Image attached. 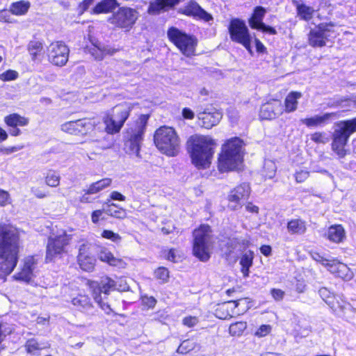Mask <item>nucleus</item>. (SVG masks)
<instances>
[{
    "mask_svg": "<svg viewBox=\"0 0 356 356\" xmlns=\"http://www.w3.org/2000/svg\"><path fill=\"white\" fill-rule=\"evenodd\" d=\"M19 234L10 225H0V272L10 274L18 262Z\"/></svg>",
    "mask_w": 356,
    "mask_h": 356,
    "instance_id": "nucleus-1",
    "label": "nucleus"
},
{
    "mask_svg": "<svg viewBox=\"0 0 356 356\" xmlns=\"http://www.w3.org/2000/svg\"><path fill=\"white\" fill-rule=\"evenodd\" d=\"M244 145L243 140L238 137L226 141L218 157V169L220 172L239 168L243 161Z\"/></svg>",
    "mask_w": 356,
    "mask_h": 356,
    "instance_id": "nucleus-2",
    "label": "nucleus"
},
{
    "mask_svg": "<svg viewBox=\"0 0 356 356\" xmlns=\"http://www.w3.org/2000/svg\"><path fill=\"white\" fill-rule=\"evenodd\" d=\"M193 163L199 169L209 167L214 153V141L210 137L193 136L188 140Z\"/></svg>",
    "mask_w": 356,
    "mask_h": 356,
    "instance_id": "nucleus-3",
    "label": "nucleus"
},
{
    "mask_svg": "<svg viewBox=\"0 0 356 356\" xmlns=\"http://www.w3.org/2000/svg\"><path fill=\"white\" fill-rule=\"evenodd\" d=\"M154 140L156 147L163 154L169 156L178 154L180 139L173 128L166 126L159 128L155 131Z\"/></svg>",
    "mask_w": 356,
    "mask_h": 356,
    "instance_id": "nucleus-4",
    "label": "nucleus"
},
{
    "mask_svg": "<svg viewBox=\"0 0 356 356\" xmlns=\"http://www.w3.org/2000/svg\"><path fill=\"white\" fill-rule=\"evenodd\" d=\"M193 254L202 261H207L211 257L213 240L211 229L202 225L193 232Z\"/></svg>",
    "mask_w": 356,
    "mask_h": 356,
    "instance_id": "nucleus-5",
    "label": "nucleus"
},
{
    "mask_svg": "<svg viewBox=\"0 0 356 356\" xmlns=\"http://www.w3.org/2000/svg\"><path fill=\"white\" fill-rule=\"evenodd\" d=\"M132 106L129 103H122L108 110L103 117L105 130L108 134L119 133L129 118Z\"/></svg>",
    "mask_w": 356,
    "mask_h": 356,
    "instance_id": "nucleus-6",
    "label": "nucleus"
},
{
    "mask_svg": "<svg viewBox=\"0 0 356 356\" xmlns=\"http://www.w3.org/2000/svg\"><path fill=\"white\" fill-rule=\"evenodd\" d=\"M89 286L95 302L106 314H110L112 309L108 301V296L110 291L118 289L115 281L105 277L99 282H90Z\"/></svg>",
    "mask_w": 356,
    "mask_h": 356,
    "instance_id": "nucleus-7",
    "label": "nucleus"
},
{
    "mask_svg": "<svg viewBox=\"0 0 356 356\" xmlns=\"http://www.w3.org/2000/svg\"><path fill=\"white\" fill-rule=\"evenodd\" d=\"M356 132V118L339 121L336 124V129L333 133V140L332 143V150L340 157L346 154L344 149L350 136Z\"/></svg>",
    "mask_w": 356,
    "mask_h": 356,
    "instance_id": "nucleus-8",
    "label": "nucleus"
},
{
    "mask_svg": "<svg viewBox=\"0 0 356 356\" xmlns=\"http://www.w3.org/2000/svg\"><path fill=\"white\" fill-rule=\"evenodd\" d=\"M335 24L332 22L321 23L312 29L309 34V44L314 47H322L336 37Z\"/></svg>",
    "mask_w": 356,
    "mask_h": 356,
    "instance_id": "nucleus-9",
    "label": "nucleus"
},
{
    "mask_svg": "<svg viewBox=\"0 0 356 356\" xmlns=\"http://www.w3.org/2000/svg\"><path fill=\"white\" fill-rule=\"evenodd\" d=\"M168 36L185 56H190L194 54L197 41L193 36L175 27L169 29Z\"/></svg>",
    "mask_w": 356,
    "mask_h": 356,
    "instance_id": "nucleus-10",
    "label": "nucleus"
},
{
    "mask_svg": "<svg viewBox=\"0 0 356 356\" xmlns=\"http://www.w3.org/2000/svg\"><path fill=\"white\" fill-rule=\"evenodd\" d=\"M228 29L231 40L242 44L252 54V38L245 23L241 19H233L229 23Z\"/></svg>",
    "mask_w": 356,
    "mask_h": 356,
    "instance_id": "nucleus-11",
    "label": "nucleus"
},
{
    "mask_svg": "<svg viewBox=\"0 0 356 356\" xmlns=\"http://www.w3.org/2000/svg\"><path fill=\"white\" fill-rule=\"evenodd\" d=\"M70 49L61 41L51 43L47 49V55L49 61L56 66H64L69 58Z\"/></svg>",
    "mask_w": 356,
    "mask_h": 356,
    "instance_id": "nucleus-12",
    "label": "nucleus"
},
{
    "mask_svg": "<svg viewBox=\"0 0 356 356\" xmlns=\"http://www.w3.org/2000/svg\"><path fill=\"white\" fill-rule=\"evenodd\" d=\"M71 236L63 232L54 237H49L47 245L46 259L52 261L65 251V247L68 244Z\"/></svg>",
    "mask_w": 356,
    "mask_h": 356,
    "instance_id": "nucleus-13",
    "label": "nucleus"
},
{
    "mask_svg": "<svg viewBox=\"0 0 356 356\" xmlns=\"http://www.w3.org/2000/svg\"><path fill=\"white\" fill-rule=\"evenodd\" d=\"M138 18L137 12L129 8H120L109 18L111 24L123 29H129Z\"/></svg>",
    "mask_w": 356,
    "mask_h": 356,
    "instance_id": "nucleus-14",
    "label": "nucleus"
},
{
    "mask_svg": "<svg viewBox=\"0 0 356 356\" xmlns=\"http://www.w3.org/2000/svg\"><path fill=\"white\" fill-rule=\"evenodd\" d=\"M94 128V122L90 119H81L67 122L61 125V130L72 135H86Z\"/></svg>",
    "mask_w": 356,
    "mask_h": 356,
    "instance_id": "nucleus-15",
    "label": "nucleus"
},
{
    "mask_svg": "<svg viewBox=\"0 0 356 356\" xmlns=\"http://www.w3.org/2000/svg\"><path fill=\"white\" fill-rule=\"evenodd\" d=\"M145 122L141 120L137 125L134 133L131 135L129 140L126 143L127 152L131 154L138 156L140 143L143 140V134L145 130Z\"/></svg>",
    "mask_w": 356,
    "mask_h": 356,
    "instance_id": "nucleus-16",
    "label": "nucleus"
},
{
    "mask_svg": "<svg viewBox=\"0 0 356 356\" xmlns=\"http://www.w3.org/2000/svg\"><path fill=\"white\" fill-rule=\"evenodd\" d=\"M250 193V186L246 183H243L231 191L228 196V207L232 210H236L241 207V201L247 198Z\"/></svg>",
    "mask_w": 356,
    "mask_h": 356,
    "instance_id": "nucleus-17",
    "label": "nucleus"
},
{
    "mask_svg": "<svg viewBox=\"0 0 356 356\" xmlns=\"http://www.w3.org/2000/svg\"><path fill=\"white\" fill-rule=\"evenodd\" d=\"M283 111L282 102L279 100H273L261 106L259 118L261 120H272L282 115Z\"/></svg>",
    "mask_w": 356,
    "mask_h": 356,
    "instance_id": "nucleus-18",
    "label": "nucleus"
},
{
    "mask_svg": "<svg viewBox=\"0 0 356 356\" xmlns=\"http://www.w3.org/2000/svg\"><path fill=\"white\" fill-rule=\"evenodd\" d=\"M197 118L202 123L200 124L206 128L211 129L216 126L222 118V113L214 108H208L197 114Z\"/></svg>",
    "mask_w": 356,
    "mask_h": 356,
    "instance_id": "nucleus-19",
    "label": "nucleus"
},
{
    "mask_svg": "<svg viewBox=\"0 0 356 356\" xmlns=\"http://www.w3.org/2000/svg\"><path fill=\"white\" fill-rule=\"evenodd\" d=\"M179 11L187 16L196 17L207 22L213 19L211 14L193 1H189L184 7L180 8Z\"/></svg>",
    "mask_w": 356,
    "mask_h": 356,
    "instance_id": "nucleus-20",
    "label": "nucleus"
},
{
    "mask_svg": "<svg viewBox=\"0 0 356 356\" xmlns=\"http://www.w3.org/2000/svg\"><path fill=\"white\" fill-rule=\"evenodd\" d=\"M37 261L33 257H27L24 259L23 266L21 270L15 274L13 277L19 281L30 282L33 276L36 268Z\"/></svg>",
    "mask_w": 356,
    "mask_h": 356,
    "instance_id": "nucleus-21",
    "label": "nucleus"
},
{
    "mask_svg": "<svg viewBox=\"0 0 356 356\" xmlns=\"http://www.w3.org/2000/svg\"><path fill=\"white\" fill-rule=\"evenodd\" d=\"M325 267L331 273L345 281L352 280L354 276L353 271L346 264L336 259H333V261L331 262H327L325 264Z\"/></svg>",
    "mask_w": 356,
    "mask_h": 356,
    "instance_id": "nucleus-22",
    "label": "nucleus"
},
{
    "mask_svg": "<svg viewBox=\"0 0 356 356\" xmlns=\"http://www.w3.org/2000/svg\"><path fill=\"white\" fill-rule=\"evenodd\" d=\"M95 252L97 253V257L100 261L106 262L111 266L118 268H124L127 266L126 262L123 259L115 257L111 252L105 247L96 245Z\"/></svg>",
    "mask_w": 356,
    "mask_h": 356,
    "instance_id": "nucleus-23",
    "label": "nucleus"
},
{
    "mask_svg": "<svg viewBox=\"0 0 356 356\" xmlns=\"http://www.w3.org/2000/svg\"><path fill=\"white\" fill-rule=\"evenodd\" d=\"M334 298L328 306L335 315L339 317H345L347 313L355 312V309L342 296L336 295Z\"/></svg>",
    "mask_w": 356,
    "mask_h": 356,
    "instance_id": "nucleus-24",
    "label": "nucleus"
},
{
    "mask_svg": "<svg viewBox=\"0 0 356 356\" xmlns=\"http://www.w3.org/2000/svg\"><path fill=\"white\" fill-rule=\"evenodd\" d=\"M71 303L78 311L88 314H92L94 307L90 298L85 294L79 293L72 298Z\"/></svg>",
    "mask_w": 356,
    "mask_h": 356,
    "instance_id": "nucleus-25",
    "label": "nucleus"
},
{
    "mask_svg": "<svg viewBox=\"0 0 356 356\" xmlns=\"http://www.w3.org/2000/svg\"><path fill=\"white\" fill-rule=\"evenodd\" d=\"M334 113H326L322 115H314L311 118L301 119L300 122L307 127H323L328 124L332 117H335Z\"/></svg>",
    "mask_w": 356,
    "mask_h": 356,
    "instance_id": "nucleus-26",
    "label": "nucleus"
},
{
    "mask_svg": "<svg viewBox=\"0 0 356 356\" xmlns=\"http://www.w3.org/2000/svg\"><path fill=\"white\" fill-rule=\"evenodd\" d=\"M244 244V241L238 238H229L225 247L222 248V250L227 259H234L237 257L238 252L241 251Z\"/></svg>",
    "mask_w": 356,
    "mask_h": 356,
    "instance_id": "nucleus-27",
    "label": "nucleus"
},
{
    "mask_svg": "<svg viewBox=\"0 0 356 356\" xmlns=\"http://www.w3.org/2000/svg\"><path fill=\"white\" fill-rule=\"evenodd\" d=\"M180 0H155L150 3L148 12L150 14H159L173 8Z\"/></svg>",
    "mask_w": 356,
    "mask_h": 356,
    "instance_id": "nucleus-28",
    "label": "nucleus"
},
{
    "mask_svg": "<svg viewBox=\"0 0 356 356\" xmlns=\"http://www.w3.org/2000/svg\"><path fill=\"white\" fill-rule=\"evenodd\" d=\"M325 236L330 241L335 243H342L346 237L345 229L341 225L330 226L327 229Z\"/></svg>",
    "mask_w": 356,
    "mask_h": 356,
    "instance_id": "nucleus-29",
    "label": "nucleus"
},
{
    "mask_svg": "<svg viewBox=\"0 0 356 356\" xmlns=\"http://www.w3.org/2000/svg\"><path fill=\"white\" fill-rule=\"evenodd\" d=\"M302 97L301 92H291L286 97L284 100V111L286 113H291L297 109L298 100Z\"/></svg>",
    "mask_w": 356,
    "mask_h": 356,
    "instance_id": "nucleus-30",
    "label": "nucleus"
},
{
    "mask_svg": "<svg viewBox=\"0 0 356 356\" xmlns=\"http://www.w3.org/2000/svg\"><path fill=\"white\" fill-rule=\"evenodd\" d=\"M266 10L262 6H256L252 17L249 19V24L252 29H257L261 26L263 22V19L266 15Z\"/></svg>",
    "mask_w": 356,
    "mask_h": 356,
    "instance_id": "nucleus-31",
    "label": "nucleus"
},
{
    "mask_svg": "<svg viewBox=\"0 0 356 356\" xmlns=\"http://www.w3.org/2000/svg\"><path fill=\"white\" fill-rule=\"evenodd\" d=\"M287 229L291 234H302L307 229L305 222L301 219H292L287 223Z\"/></svg>",
    "mask_w": 356,
    "mask_h": 356,
    "instance_id": "nucleus-32",
    "label": "nucleus"
},
{
    "mask_svg": "<svg viewBox=\"0 0 356 356\" xmlns=\"http://www.w3.org/2000/svg\"><path fill=\"white\" fill-rule=\"evenodd\" d=\"M4 121L7 125L12 127L26 126L29 122L28 118L22 117L17 113H13L6 116Z\"/></svg>",
    "mask_w": 356,
    "mask_h": 356,
    "instance_id": "nucleus-33",
    "label": "nucleus"
},
{
    "mask_svg": "<svg viewBox=\"0 0 356 356\" xmlns=\"http://www.w3.org/2000/svg\"><path fill=\"white\" fill-rule=\"evenodd\" d=\"M112 179L104 178L91 184L88 188V193L96 194L111 186Z\"/></svg>",
    "mask_w": 356,
    "mask_h": 356,
    "instance_id": "nucleus-34",
    "label": "nucleus"
},
{
    "mask_svg": "<svg viewBox=\"0 0 356 356\" xmlns=\"http://www.w3.org/2000/svg\"><path fill=\"white\" fill-rule=\"evenodd\" d=\"M297 13L300 19L309 21L314 15V10L312 7L303 3H296Z\"/></svg>",
    "mask_w": 356,
    "mask_h": 356,
    "instance_id": "nucleus-35",
    "label": "nucleus"
},
{
    "mask_svg": "<svg viewBox=\"0 0 356 356\" xmlns=\"http://www.w3.org/2000/svg\"><path fill=\"white\" fill-rule=\"evenodd\" d=\"M116 5V0H103L93 8V13L95 14L108 13L114 9Z\"/></svg>",
    "mask_w": 356,
    "mask_h": 356,
    "instance_id": "nucleus-36",
    "label": "nucleus"
},
{
    "mask_svg": "<svg viewBox=\"0 0 356 356\" xmlns=\"http://www.w3.org/2000/svg\"><path fill=\"white\" fill-rule=\"evenodd\" d=\"M253 252L248 251L245 252L240 260L241 265V272L244 277H248L249 275V269L252 265Z\"/></svg>",
    "mask_w": 356,
    "mask_h": 356,
    "instance_id": "nucleus-37",
    "label": "nucleus"
},
{
    "mask_svg": "<svg viewBox=\"0 0 356 356\" xmlns=\"http://www.w3.org/2000/svg\"><path fill=\"white\" fill-rule=\"evenodd\" d=\"M30 7V3L28 1H19L14 2L10 7L11 14L15 15H22L27 13Z\"/></svg>",
    "mask_w": 356,
    "mask_h": 356,
    "instance_id": "nucleus-38",
    "label": "nucleus"
},
{
    "mask_svg": "<svg viewBox=\"0 0 356 356\" xmlns=\"http://www.w3.org/2000/svg\"><path fill=\"white\" fill-rule=\"evenodd\" d=\"M105 211L108 216L116 218L124 219L127 216L126 210L114 203L108 204Z\"/></svg>",
    "mask_w": 356,
    "mask_h": 356,
    "instance_id": "nucleus-39",
    "label": "nucleus"
},
{
    "mask_svg": "<svg viewBox=\"0 0 356 356\" xmlns=\"http://www.w3.org/2000/svg\"><path fill=\"white\" fill-rule=\"evenodd\" d=\"M78 262L82 270L90 272L94 269L96 259L92 254L86 257L79 258Z\"/></svg>",
    "mask_w": 356,
    "mask_h": 356,
    "instance_id": "nucleus-40",
    "label": "nucleus"
},
{
    "mask_svg": "<svg viewBox=\"0 0 356 356\" xmlns=\"http://www.w3.org/2000/svg\"><path fill=\"white\" fill-rule=\"evenodd\" d=\"M26 352L31 355H38L39 351L44 348L35 339H28L24 345Z\"/></svg>",
    "mask_w": 356,
    "mask_h": 356,
    "instance_id": "nucleus-41",
    "label": "nucleus"
},
{
    "mask_svg": "<svg viewBox=\"0 0 356 356\" xmlns=\"http://www.w3.org/2000/svg\"><path fill=\"white\" fill-rule=\"evenodd\" d=\"M43 49L42 44L39 41L33 40L28 44V51L32 56V60H35L38 55Z\"/></svg>",
    "mask_w": 356,
    "mask_h": 356,
    "instance_id": "nucleus-42",
    "label": "nucleus"
},
{
    "mask_svg": "<svg viewBox=\"0 0 356 356\" xmlns=\"http://www.w3.org/2000/svg\"><path fill=\"white\" fill-rule=\"evenodd\" d=\"M95 245H96L90 243L88 242H84L82 243L79 248L78 259L92 255V253L95 252Z\"/></svg>",
    "mask_w": 356,
    "mask_h": 356,
    "instance_id": "nucleus-43",
    "label": "nucleus"
},
{
    "mask_svg": "<svg viewBox=\"0 0 356 356\" xmlns=\"http://www.w3.org/2000/svg\"><path fill=\"white\" fill-rule=\"evenodd\" d=\"M247 327L245 322L239 321L230 325L229 330L232 336H241Z\"/></svg>",
    "mask_w": 356,
    "mask_h": 356,
    "instance_id": "nucleus-44",
    "label": "nucleus"
},
{
    "mask_svg": "<svg viewBox=\"0 0 356 356\" xmlns=\"http://www.w3.org/2000/svg\"><path fill=\"white\" fill-rule=\"evenodd\" d=\"M276 169V165L273 161L270 160L266 161L264 162L263 175L266 178L272 179L275 175Z\"/></svg>",
    "mask_w": 356,
    "mask_h": 356,
    "instance_id": "nucleus-45",
    "label": "nucleus"
},
{
    "mask_svg": "<svg viewBox=\"0 0 356 356\" xmlns=\"http://www.w3.org/2000/svg\"><path fill=\"white\" fill-rule=\"evenodd\" d=\"M46 184L51 187H56L60 183V176L58 172L54 170H49L47 173Z\"/></svg>",
    "mask_w": 356,
    "mask_h": 356,
    "instance_id": "nucleus-46",
    "label": "nucleus"
},
{
    "mask_svg": "<svg viewBox=\"0 0 356 356\" xmlns=\"http://www.w3.org/2000/svg\"><path fill=\"white\" fill-rule=\"evenodd\" d=\"M196 343L193 340H184L177 349V352L180 354H186L195 348Z\"/></svg>",
    "mask_w": 356,
    "mask_h": 356,
    "instance_id": "nucleus-47",
    "label": "nucleus"
},
{
    "mask_svg": "<svg viewBox=\"0 0 356 356\" xmlns=\"http://www.w3.org/2000/svg\"><path fill=\"white\" fill-rule=\"evenodd\" d=\"M229 303H233L235 307H238V314H243L248 310L250 307V302L248 298H241L235 301L229 302Z\"/></svg>",
    "mask_w": 356,
    "mask_h": 356,
    "instance_id": "nucleus-48",
    "label": "nucleus"
},
{
    "mask_svg": "<svg viewBox=\"0 0 356 356\" xmlns=\"http://www.w3.org/2000/svg\"><path fill=\"white\" fill-rule=\"evenodd\" d=\"M318 294L323 300L328 305L333 299L334 298V295L327 288L322 287L318 290Z\"/></svg>",
    "mask_w": 356,
    "mask_h": 356,
    "instance_id": "nucleus-49",
    "label": "nucleus"
},
{
    "mask_svg": "<svg viewBox=\"0 0 356 356\" xmlns=\"http://www.w3.org/2000/svg\"><path fill=\"white\" fill-rule=\"evenodd\" d=\"M101 236L106 238L111 241L113 243H119L121 242L122 237L118 234L115 233L111 230L105 229L102 232Z\"/></svg>",
    "mask_w": 356,
    "mask_h": 356,
    "instance_id": "nucleus-50",
    "label": "nucleus"
},
{
    "mask_svg": "<svg viewBox=\"0 0 356 356\" xmlns=\"http://www.w3.org/2000/svg\"><path fill=\"white\" fill-rule=\"evenodd\" d=\"M310 138L318 144H325L329 141L328 136L324 132H315L311 135Z\"/></svg>",
    "mask_w": 356,
    "mask_h": 356,
    "instance_id": "nucleus-51",
    "label": "nucleus"
},
{
    "mask_svg": "<svg viewBox=\"0 0 356 356\" xmlns=\"http://www.w3.org/2000/svg\"><path fill=\"white\" fill-rule=\"evenodd\" d=\"M18 72L15 70H8L0 74V79L3 81H10L17 79Z\"/></svg>",
    "mask_w": 356,
    "mask_h": 356,
    "instance_id": "nucleus-52",
    "label": "nucleus"
},
{
    "mask_svg": "<svg viewBox=\"0 0 356 356\" xmlns=\"http://www.w3.org/2000/svg\"><path fill=\"white\" fill-rule=\"evenodd\" d=\"M155 277L162 282H166L169 277V272L164 267L158 268L154 272Z\"/></svg>",
    "mask_w": 356,
    "mask_h": 356,
    "instance_id": "nucleus-53",
    "label": "nucleus"
},
{
    "mask_svg": "<svg viewBox=\"0 0 356 356\" xmlns=\"http://www.w3.org/2000/svg\"><path fill=\"white\" fill-rule=\"evenodd\" d=\"M11 203V199L9 193L2 189H0V206L5 207Z\"/></svg>",
    "mask_w": 356,
    "mask_h": 356,
    "instance_id": "nucleus-54",
    "label": "nucleus"
},
{
    "mask_svg": "<svg viewBox=\"0 0 356 356\" xmlns=\"http://www.w3.org/2000/svg\"><path fill=\"white\" fill-rule=\"evenodd\" d=\"M0 22L11 23V13L10 10H0Z\"/></svg>",
    "mask_w": 356,
    "mask_h": 356,
    "instance_id": "nucleus-55",
    "label": "nucleus"
},
{
    "mask_svg": "<svg viewBox=\"0 0 356 356\" xmlns=\"http://www.w3.org/2000/svg\"><path fill=\"white\" fill-rule=\"evenodd\" d=\"M182 322L184 325L192 327L198 323V318L196 316H186L183 318Z\"/></svg>",
    "mask_w": 356,
    "mask_h": 356,
    "instance_id": "nucleus-56",
    "label": "nucleus"
},
{
    "mask_svg": "<svg viewBox=\"0 0 356 356\" xmlns=\"http://www.w3.org/2000/svg\"><path fill=\"white\" fill-rule=\"evenodd\" d=\"M89 51L90 54L95 58L96 60H102L103 59V51L97 46H94L90 48Z\"/></svg>",
    "mask_w": 356,
    "mask_h": 356,
    "instance_id": "nucleus-57",
    "label": "nucleus"
},
{
    "mask_svg": "<svg viewBox=\"0 0 356 356\" xmlns=\"http://www.w3.org/2000/svg\"><path fill=\"white\" fill-rule=\"evenodd\" d=\"M142 302L143 305L147 307V308H153L156 303V299L152 296H143L142 298Z\"/></svg>",
    "mask_w": 356,
    "mask_h": 356,
    "instance_id": "nucleus-58",
    "label": "nucleus"
},
{
    "mask_svg": "<svg viewBox=\"0 0 356 356\" xmlns=\"http://www.w3.org/2000/svg\"><path fill=\"white\" fill-rule=\"evenodd\" d=\"M309 175V172L307 170H300L295 174V178L297 182L301 183L308 178Z\"/></svg>",
    "mask_w": 356,
    "mask_h": 356,
    "instance_id": "nucleus-59",
    "label": "nucleus"
},
{
    "mask_svg": "<svg viewBox=\"0 0 356 356\" xmlns=\"http://www.w3.org/2000/svg\"><path fill=\"white\" fill-rule=\"evenodd\" d=\"M271 330V327L269 325H262L257 330L255 334L258 337H264L267 335Z\"/></svg>",
    "mask_w": 356,
    "mask_h": 356,
    "instance_id": "nucleus-60",
    "label": "nucleus"
},
{
    "mask_svg": "<svg viewBox=\"0 0 356 356\" xmlns=\"http://www.w3.org/2000/svg\"><path fill=\"white\" fill-rule=\"evenodd\" d=\"M256 29L260 30L262 32L267 33L270 35L277 34V31L275 30V29H274L272 26H268V25L265 24L264 23L261 24V26H259Z\"/></svg>",
    "mask_w": 356,
    "mask_h": 356,
    "instance_id": "nucleus-61",
    "label": "nucleus"
},
{
    "mask_svg": "<svg viewBox=\"0 0 356 356\" xmlns=\"http://www.w3.org/2000/svg\"><path fill=\"white\" fill-rule=\"evenodd\" d=\"M270 293L273 298L277 301H280L284 298V292L281 289H273Z\"/></svg>",
    "mask_w": 356,
    "mask_h": 356,
    "instance_id": "nucleus-62",
    "label": "nucleus"
},
{
    "mask_svg": "<svg viewBox=\"0 0 356 356\" xmlns=\"http://www.w3.org/2000/svg\"><path fill=\"white\" fill-rule=\"evenodd\" d=\"M110 198L113 200L125 201L126 197L124 195L118 191H113L110 194Z\"/></svg>",
    "mask_w": 356,
    "mask_h": 356,
    "instance_id": "nucleus-63",
    "label": "nucleus"
},
{
    "mask_svg": "<svg viewBox=\"0 0 356 356\" xmlns=\"http://www.w3.org/2000/svg\"><path fill=\"white\" fill-rule=\"evenodd\" d=\"M182 115H183L184 118L188 119V120H192L195 117V114H194L193 111L188 108H183Z\"/></svg>",
    "mask_w": 356,
    "mask_h": 356,
    "instance_id": "nucleus-64",
    "label": "nucleus"
}]
</instances>
